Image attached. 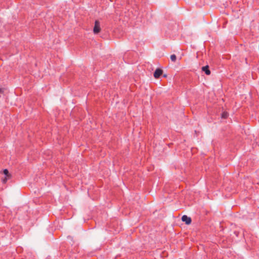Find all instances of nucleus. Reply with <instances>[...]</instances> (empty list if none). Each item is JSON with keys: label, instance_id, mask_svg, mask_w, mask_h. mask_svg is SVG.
Returning <instances> with one entry per match:
<instances>
[{"label": "nucleus", "instance_id": "obj_1", "mask_svg": "<svg viewBox=\"0 0 259 259\" xmlns=\"http://www.w3.org/2000/svg\"><path fill=\"white\" fill-rule=\"evenodd\" d=\"M101 31L100 23L98 20L95 22V25L93 28V32L94 34H98Z\"/></svg>", "mask_w": 259, "mask_h": 259}, {"label": "nucleus", "instance_id": "obj_2", "mask_svg": "<svg viewBox=\"0 0 259 259\" xmlns=\"http://www.w3.org/2000/svg\"><path fill=\"white\" fill-rule=\"evenodd\" d=\"M182 221L185 222L187 225H189L191 223V219L186 215H184L182 217Z\"/></svg>", "mask_w": 259, "mask_h": 259}, {"label": "nucleus", "instance_id": "obj_3", "mask_svg": "<svg viewBox=\"0 0 259 259\" xmlns=\"http://www.w3.org/2000/svg\"><path fill=\"white\" fill-rule=\"evenodd\" d=\"M162 70L160 69H157L154 73V76L155 78H158L162 73Z\"/></svg>", "mask_w": 259, "mask_h": 259}, {"label": "nucleus", "instance_id": "obj_4", "mask_svg": "<svg viewBox=\"0 0 259 259\" xmlns=\"http://www.w3.org/2000/svg\"><path fill=\"white\" fill-rule=\"evenodd\" d=\"M202 70L204 71L207 75H209L210 74V71L209 70V67L208 65L202 67Z\"/></svg>", "mask_w": 259, "mask_h": 259}, {"label": "nucleus", "instance_id": "obj_5", "mask_svg": "<svg viewBox=\"0 0 259 259\" xmlns=\"http://www.w3.org/2000/svg\"><path fill=\"white\" fill-rule=\"evenodd\" d=\"M4 174L8 177V179H10L11 178V175L9 173L8 170L7 169H5L3 170Z\"/></svg>", "mask_w": 259, "mask_h": 259}, {"label": "nucleus", "instance_id": "obj_6", "mask_svg": "<svg viewBox=\"0 0 259 259\" xmlns=\"http://www.w3.org/2000/svg\"><path fill=\"white\" fill-rule=\"evenodd\" d=\"M170 59L172 61V62H175L176 61V59H177V57H176V56L175 55H171L170 56Z\"/></svg>", "mask_w": 259, "mask_h": 259}, {"label": "nucleus", "instance_id": "obj_7", "mask_svg": "<svg viewBox=\"0 0 259 259\" xmlns=\"http://www.w3.org/2000/svg\"><path fill=\"white\" fill-rule=\"evenodd\" d=\"M228 116V114L227 112H224L222 115V117L223 118H226Z\"/></svg>", "mask_w": 259, "mask_h": 259}, {"label": "nucleus", "instance_id": "obj_8", "mask_svg": "<svg viewBox=\"0 0 259 259\" xmlns=\"http://www.w3.org/2000/svg\"><path fill=\"white\" fill-rule=\"evenodd\" d=\"M8 179H9L8 178V177H7V176H6L4 178H3V179H2V182H3V183H6L7 182V181H8Z\"/></svg>", "mask_w": 259, "mask_h": 259}, {"label": "nucleus", "instance_id": "obj_9", "mask_svg": "<svg viewBox=\"0 0 259 259\" xmlns=\"http://www.w3.org/2000/svg\"><path fill=\"white\" fill-rule=\"evenodd\" d=\"M3 92V89L0 88V93H2Z\"/></svg>", "mask_w": 259, "mask_h": 259}]
</instances>
